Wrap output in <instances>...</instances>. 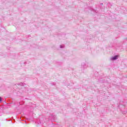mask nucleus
<instances>
[{
    "label": "nucleus",
    "mask_w": 127,
    "mask_h": 127,
    "mask_svg": "<svg viewBox=\"0 0 127 127\" xmlns=\"http://www.w3.org/2000/svg\"><path fill=\"white\" fill-rule=\"evenodd\" d=\"M120 57V56L119 55H116L113 57H112L110 58V60L112 61H115V60H117V59H119V58Z\"/></svg>",
    "instance_id": "f257e3e1"
},
{
    "label": "nucleus",
    "mask_w": 127,
    "mask_h": 127,
    "mask_svg": "<svg viewBox=\"0 0 127 127\" xmlns=\"http://www.w3.org/2000/svg\"><path fill=\"white\" fill-rule=\"evenodd\" d=\"M19 85L20 86H24L25 85V83L21 82L19 83Z\"/></svg>",
    "instance_id": "f03ea898"
},
{
    "label": "nucleus",
    "mask_w": 127,
    "mask_h": 127,
    "mask_svg": "<svg viewBox=\"0 0 127 127\" xmlns=\"http://www.w3.org/2000/svg\"><path fill=\"white\" fill-rule=\"evenodd\" d=\"M60 48H63L64 47V45H61L60 46Z\"/></svg>",
    "instance_id": "7ed1b4c3"
},
{
    "label": "nucleus",
    "mask_w": 127,
    "mask_h": 127,
    "mask_svg": "<svg viewBox=\"0 0 127 127\" xmlns=\"http://www.w3.org/2000/svg\"><path fill=\"white\" fill-rule=\"evenodd\" d=\"M1 102V97H0V103Z\"/></svg>",
    "instance_id": "20e7f679"
}]
</instances>
